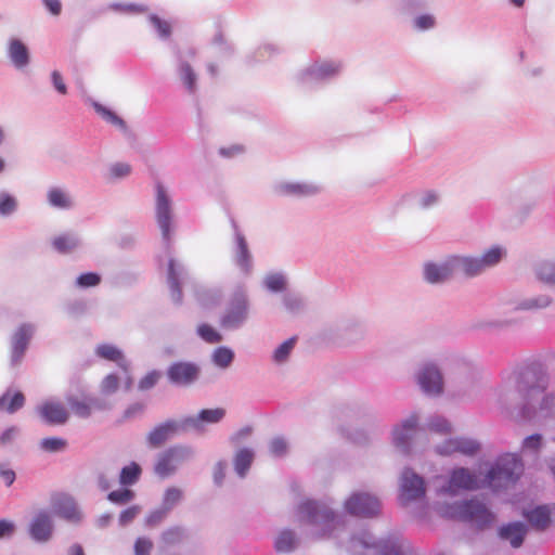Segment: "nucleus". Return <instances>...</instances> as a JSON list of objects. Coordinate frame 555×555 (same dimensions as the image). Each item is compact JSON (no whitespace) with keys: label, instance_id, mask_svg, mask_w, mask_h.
Masks as SVG:
<instances>
[{"label":"nucleus","instance_id":"nucleus-19","mask_svg":"<svg viewBox=\"0 0 555 555\" xmlns=\"http://www.w3.org/2000/svg\"><path fill=\"white\" fill-rule=\"evenodd\" d=\"M227 411L223 408L203 409L195 415L183 417V426L186 433L194 431L203 435L207 431L208 425L220 423L225 417Z\"/></svg>","mask_w":555,"mask_h":555},{"label":"nucleus","instance_id":"nucleus-8","mask_svg":"<svg viewBox=\"0 0 555 555\" xmlns=\"http://www.w3.org/2000/svg\"><path fill=\"white\" fill-rule=\"evenodd\" d=\"M249 317V301L244 285H238L233 292L230 301L220 318V325L224 330L241 328Z\"/></svg>","mask_w":555,"mask_h":555},{"label":"nucleus","instance_id":"nucleus-59","mask_svg":"<svg viewBox=\"0 0 555 555\" xmlns=\"http://www.w3.org/2000/svg\"><path fill=\"white\" fill-rule=\"evenodd\" d=\"M107 499L117 505H126L134 499V492L130 489H120L107 494Z\"/></svg>","mask_w":555,"mask_h":555},{"label":"nucleus","instance_id":"nucleus-47","mask_svg":"<svg viewBox=\"0 0 555 555\" xmlns=\"http://www.w3.org/2000/svg\"><path fill=\"white\" fill-rule=\"evenodd\" d=\"M296 341L297 338L294 336L279 345L272 353V360L276 364H284L285 362H287L292 351L295 348Z\"/></svg>","mask_w":555,"mask_h":555},{"label":"nucleus","instance_id":"nucleus-31","mask_svg":"<svg viewBox=\"0 0 555 555\" xmlns=\"http://www.w3.org/2000/svg\"><path fill=\"white\" fill-rule=\"evenodd\" d=\"M365 328L360 322H347L337 328V337L343 345H350L363 339Z\"/></svg>","mask_w":555,"mask_h":555},{"label":"nucleus","instance_id":"nucleus-33","mask_svg":"<svg viewBox=\"0 0 555 555\" xmlns=\"http://www.w3.org/2000/svg\"><path fill=\"white\" fill-rule=\"evenodd\" d=\"M82 245L81 238L74 232L63 233L52 240L53 248L60 254H70L79 249Z\"/></svg>","mask_w":555,"mask_h":555},{"label":"nucleus","instance_id":"nucleus-12","mask_svg":"<svg viewBox=\"0 0 555 555\" xmlns=\"http://www.w3.org/2000/svg\"><path fill=\"white\" fill-rule=\"evenodd\" d=\"M201 375V365L193 361H175L166 370L168 383L181 388L193 386L199 380Z\"/></svg>","mask_w":555,"mask_h":555},{"label":"nucleus","instance_id":"nucleus-52","mask_svg":"<svg viewBox=\"0 0 555 555\" xmlns=\"http://www.w3.org/2000/svg\"><path fill=\"white\" fill-rule=\"evenodd\" d=\"M40 449L48 453H57L66 449L67 441L60 437H47L40 440Z\"/></svg>","mask_w":555,"mask_h":555},{"label":"nucleus","instance_id":"nucleus-4","mask_svg":"<svg viewBox=\"0 0 555 555\" xmlns=\"http://www.w3.org/2000/svg\"><path fill=\"white\" fill-rule=\"evenodd\" d=\"M524 472V464L517 454L506 453L496 459L487 474V482L493 491L515 485Z\"/></svg>","mask_w":555,"mask_h":555},{"label":"nucleus","instance_id":"nucleus-36","mask_svg":"<svg viewBox=\"0 0 555 555\" xmlns=\"http://www.w3.org/2000/svg\"><path fill=\"white\" fill-rule=\"evenodd\" d=\"M94 353L102 359L116 362L119 367H121L125 372L128 371V362L125 359L122 351L112 344H101L98 345Z\"/></svg>","mask_w":555,"mask_h":555},{"label":"nucleus","instance_id":"nucleus-27","mask_svg":"<svg viewBox=\"0 0 555 555\" xmlns=\"http://www.w3.org/2000/svg\"><path fill=\"white\" fill-rule=\"evenodd\" d=\"M321 191V185L313 182H281L274 186L276 195L296 198L311 197Z\"/></svg>","mask_w":555,"mask_h":555},{"label":"nucleus","instance_id":"nucleus-35","mask_svg":"<svg viewBox=\"0 0 555 555\" xmlns=\"http://www.w3.org/2000/svg\"><path fill=\"white\" fill-rule=\"evenodd\" d=\"M93 107L95 112L108 124L117 127L128 139H133L134 134L127 126L126 121L119 117L115 112L103 106L102 104L94 102Z\"/></svg>","mask_w":555,"mask_h":555},{"label":"nucleus","instance_id":"nucleus-61","mask_svg":"<svg viewBox=\"0 0 555 555\" xmlns=\"http://www.w3.org/2000/svg\"><path fill=\"white\" fill-rule=\"evenodd\" d=\"M132 171V167L128 163H114L108 168L109 178L119 180L128 177Z\"/></svg>","mask_w":555,"mask_h":555},{"label":"nucleus","instance_id":"nucleus-48","mask_svg":"<svg viewBox=\"0 0 555 555\" xmlns=\"http://www.w3.org/2000/svg\"><path fill=\"white\" fill-rule=\"evenodd\" d=\"M66 401L72 411L78 417L87 418L91 415V404L94 402V400H78L75 396L68 395L66 396Z\"/></svg>","mask_w":555,"mask_h":555},{"label":"nucleus","instance_id":"nucleus-25","mask_svg":"<svg viewBox=\"0 0 555 555\" xmlns=\"http://www.w3.org/2000/svg\"><path fill=\"white\" fill-rule=\"evenodd\" d=\"M40 420L50 426H61L67 423L69 412L63 403L54 400H47L36 408Z\"/></svg>","mask_w":555,"mask_h":555},{"label":"nucleus","instance_id":"nucleus-26","mask_svg":"<svg viewBox=\"0 0 555 555\" xmlns=\"http://www.w3.org/2000/svg\"><path fill=\"white\" fill-rule=\"evenodd\" d=\"M478 488L477 476L468 468L457 467L451 472L449 482L442 490L449 494H456L459 490H476Z\"/></svg>","mask_w":555,"mask_h":555},{"label":"nucleus","instance_id":"nucleus-2","mask_svg":"<svg viewBox=\"0 0 555 555\" xmlns=\"http://www.w3.org/2000/svg\"><path fill=\"white\" fill-rule=\"evenodd\" d=\"M299 521L310 525L317 529L319 537L337 538L338 531L345 528V518L337 515L323 502L306 500L297 507Z\"/></svg>","mask_w":555,"mask_h":555},{"label":"nucleus","instance_id":"nucleus-3","mask_svg":"<svg viewBox=\"0 0 555 555\" xmlns=\"http://www.w3.org/2000/svg\"><path fill=\"white\" fill-rule=\"evenodd\" d=\"M505 256L506 249L504 247L493 245L477 256L454 254L450 255L449 258L454 275L460 274L466 279H474L496 267Z\"/></svg>","mask_w":555,"mask_h":555},{"label":"nucleus","instance_id":"nucleus-15","mask_svg":"<svg viewBox=\"0 0 555 555\" xmlns=\"http://www.w3.org/2000/svg\"><path fill=\"white\" fill-rule=\"evenodd\" d=\"M415 378L425 395L438 397L443 392V376L436 363L428 361L421 364Z\"/></svg>","mask_w":555,"mask_h":555},{"label":"nucleus","instance_id":"nucleus-42","mask_svg":"<svg viewBox=\"0 0 555 555\" xmlns=\"http://www.w3.org/2000/svg\"><path fill=\"white\" fill-rule=\"evenodd\" d=\"M283 307L291 314H299L306 308V301L300 294L285 293L282 297Z\"/></svg>","mask_w":555,"mask_h":555},{"label":"nucleus","instance_id":"nucleus-34","mask_svg":"<svg viewBox=\"0 0 555 555\" xmlns=\"http://www.w3.org/2000/svg\"><path fill=\"white\" fill-rule=\"evenodd\" d=\"M25 396L22 391L8 388L0 397V411L14 414L25 405Z\"/></svg>","mask_w":555,"mask_h":555},{"label":"nucleus","instance_id":"nucleus-37","mask_svg":"<svg viewBox=\"0 0 555 555\" xmlns=\"http://www.w3.org/2000/svg\"><path fill=\"white\" fill-rule=\"evenodd\" d=\"M47 201L51 207L57 209H70L74 205L67 191L62 188H50L47 192Z\"/></svg>","mask_w":555,"mask_h":555},{"label":"nucleus","instance_id":"nucleus-56","mask_svg":"<svg viewBox=\"0 0 555 555\" xmlns=\"http://www.w3.org/2000/svg\"><path fill=\"white\" fill-rule=\"evenodd\" d=\"M149 21L160 39H168L170 37L171 26L167 21L162 20L156 14H151Z\"/></svg>","mask_w":555,"mask_h":555},{"label":"nucleus","instance_id":"nucleus-18","mask_svg":"<svg viewBox=\"0 0 555 555\" xmlns=\"http://www.w3.org/2000/svg\"><path fill=\"white\" fill-rule=\"evenodd\" d=\"M28 534L36 543L49 542L54 533V520L52 513L48 509L37 511L28 522Z\"/></svg>","mask_w":555,"mask_h":555},{"label":"nucleus","instance_id":"nucleus-13","mask_svg":"<svg viewBox=\"0 0 555 555\" xmlns=\"http://www.w3.org/2000/svg\"><path fill=\"white\" fill-rule=\"evenodd\" d=\"M52 513L68 524L78 526L85 519V514L74 496L67 493H56L51 496Z\"/></svg>","mask_w":555,"mask_h":555},{"label":"nucleus","instance_id":"nucleus-63","mask_svg":"<svg viewBox=\"0 0 555 555\" xmlns=\"http://www.w3.org/2000/svg\"><path fill=\"white\" fill-rule=\"evenodd\" d=\"M427 426L430 430L439 434H447L451 430V425L449 421L438 415L430 417Z\"/></svg>","mask_w":555,"mask_h":555},{"label":"nucleus","instance_id":"nucleus-22","mask_svg":"<svg viewBox=\"0 0 555 555\" xmlns=\"http://www.w3.org/2000/svg\"><path fill=\"white\" fill-rule=\"evenodd\" d=\"M422 276L423 280L430 285H442L452 280L454 274L449 256L439 262H424Z\"/></svg>","mask_w":555,"mask_h":555},{"label":"nucleus","instance_id":"nucleus-49","mask_svg":"<svg viewBox=\"0 0 555 555\" xmlns=\"http://www.w3.org/2000/svg\"><path fill=\"white\" fill-rule=\"evenodd\" d=\"M183 496L184 493L180 488L169 487L164 492L162 507L169 513L183 500Z\"/></svg>","mask_w":555,"mask_h":555},{"label":"nucleus","instance_id":"nucleus-60","mask_svg":"<svg viewBox=\"0 0 555 555\" xmlns=\"http://www.w3.org/2000/svg\"><path fill=\"white\" fill-rule=\"evenodd\" d=\"M101 283V275L95 272H86L80 274L75 282L78 288H89L98 286Z\"/></svg>","mask_w":555,"mask_h":555},{"label":"nucleus","instance_id":"nucleus-43","mask_svg":"<svg viewBox=\"0 0 555 555\" xmlns=\"http://www.w3.org/2000/svg\"><path fill=\"white\" fill-rule=\"evenodd\" d=\"M234 357L235 354L232 349L225 346H221L212 351L211 362L217 367L225 370L232 364Z\"/></svg>","mask_w":555,"mask_h":555},{"label":"nucleus","instance_id":"nucleus-45","mask_svg":"<svg viewBox=\"0 0 555 555\" xmlns=\"http://www.w3.org/2000/svg\"><path fill=\"white\" fill-rule=\"evenodd\" d=\"M539 281L555 289V262L544 261L535 268Z\"/></svg>","mask_w":555,"mask_h":555},{"label":"nucleus","instance_id":"nucleus-21","mask_svg":"<svg viewBox=\"0 0 555 555\" xmlns=\"http://www.w3.org/2000/svg\"><path fill=\"white\" fill-rule=\"evenodd\" d=\"M36 326L33 323H22L11 337L10 363L17 366L22 363L28 345L35 334Z\"/></svg>","mask_w":555,"mask_h":555},{"label":"nucleus","instance_id":"nucleus-46","mask_svg":"<svg viewBox=\"0 0 555 555\" xmlns=\"http://www.w3.org/2000/svg\"><path fill=\"white\" fill-rule=\"evenodd\" d=\"M18 209L17 198L5 190L0 191V217L7 218Z\"/></svg>","mask_w":555,"mask_h":555},{"label":"nucleus","instance_id":"nucleus-50","mask_svg":"<svg viewBox=\"0 0 555 555\" xmlns=\"http://www.w3.org/2000/svg\"><path fill=\"white\" fill-rule=\"evenodd\" d=\"M141 467L138 463L131 462L129 465L124 466L120 470L119 482L122 486L134 485L141 476Z\"/></svg>","mask_w":555,"mask_h":555},{"label":"nucleus","instance_id":"nucleus-28","mask_svg":"<svg viewBox=\"0 0 555 555\" xmlns=\"http://www.w3.org/2000/svg\"><path fill=\"white\" fill-rule=\"evenodd\" d=\"M480 449L477 440L465 437L450 438L436 447V452L440 455H451L461 453L464 455H474Z\"/></svg>","mask_w":555,"mask_h":555},{"label":"nucleus","instance_id":"nucleus-24","mask_svg":"<svg viewBox=\"0 0 555 555\" xmlns=\"http://www.w3.org/2000/svg\"><path fill=\"white\" fill-rule=\"evenodd\" d=\"M179 433H186L185 426H183V420H167L166 422L155 426L149 433L146 441L151 448H159Z\"/></svg>","mask_w":555,"mask_h":555},{"label":"nucleus","instance_id":"nucleus-32","mask_svg":"<svg viewBox=\"0 0 555 555\" xmlns=\"http://www.w3.org/2000/svg\"><path fill=\"white\" fill-rule=\"evenodd\" d=\"M552 509L548 505H539L524 513L528 522L537 530L543 531L551 524Z\"/></svg>","mask_w":555,"mask_h":555},{"label":"nucleus","instance_id":"nucleus-30","mask_svg":"<svg viewBox=\"0 0 555 555\" xmlns=\"http://www.w3.org/2000/svg\"><path fill=\"white\" fill-rule=\"evenodd\" d=\"M527 532L528 527L524 522L515 521L502 526L499 530V537L508 541L514 548H517L521 546Z\"/></svg>","mask_w":555,"mask_h":555},{"label":"nucleus","instance_id":"nucleus-7","mask_svg":"<svg viewBox=\"0 0 555 555\" xmlns=\"http://www.w3.org/2000/svg\"><path fill=\"white\" fill-rule=\"evenodd\" d=\"M155 220L160 230L162 240L167 250L171 247L172 234L175 230V214L172 201L162 183L155 186Z\"/></svg>","mask_w":555,"mask_h":555},{"label":"nucleus","instance_id":"nucleus-17","mask_svg":"<svg viewBox=\"0 0 555 555\" xmlns=\"http://www.w3.org/2000/svg\"><path fill=\"white\" fill-rule=\"evenodd\" d=\"M345 508L352 516L371 518L379 514L380 501L367 492H354L345 501Z\"/></svg>","mask_w":555,"mask_h":555},{"label":"nucleus","instance_id":"nucleus-16","mask_svg":"<svg viewBox=\"0 0 555 555\" xmlns=\"http://www.w3.org/2000/svg\"><path fill=\"white\" fill-rule=\"evenodd\" d=\"M418 435V418L415 414H412L393 427L391 433L392 443L401 453L409 454Z\"/></svg>","mask_w":555,"mask_h":555},{"label":"nucleus","instance_id":"nucleus-55","mask_svg":"<svg viewBox=\"0 0 555 555\" xmlns=\"http://www.w3.org/2000/svg\"><path fill=\"white\" fill-rule=\"evenodd\" d=\"M436 17L433 14H421L413 18V28L417 31H426L436 27Z\"/></svg>","mask_w":555,"mask_h":555},{"label":"nucleus","instance_id":"nucleus-10","mask_svg":"<svg viewBox=\"0 0 555 555\" xmlns=\"http://www.w3.org/2000/svg\"><path fill=\"white\" fill-rule=\"evenodd\" d=\"M233 240L231 246V260L240 273L248 278L254 272V256L249 248L247 238L237 223L232 220Z\"/></svg>","mask_w":555,"mask_h":555},{"label":"nucleus","instance_id":"nucleus-23","mask_svg":"<svg viewBox=\"0 0 555 555\" xmlns=\"http://www.w3.org/2000/svg\"><path fill=\"white\" fill-rule=\"evenodd\" d=\"M195 51L190 49L184 56L181 52L177 53V75L184 90L194 95L197 92L198 75L190 64L188 57H194Z\"/></svg>","mask_w":555,"mask_h":555},{"label":"nucleus","instance_id":"nucleus-41","mask_svg":"<svg viewBox=\"0 0 555 555\" xmlns=\"http://www.w3.org/2000/svg\"><path fill=\"white\" fill-rule=\"evenodd\" d=\"M263 287L271 293H281L287 286L286 275L282 272H271L266 274L262 281Z\"/></svg>","mask_w":555,"mask_h":555},{"label":"nucleus","instance_id":"nucleus-9","mask_svg":"<svg viewBox=\"0 0 555 555\" xmlns=\"http://www.w3.org/2000/svg\"><path fill=\"white\" fill-rule=\"evenodd\" d=\"M195 451L191 446L175 444L158 454L154 472L160 478L172 476L178 468L191 461Z\"/></svg>","mask_w":555,"mask_h":555},{"label":"nucleus","instance_id":"nucleus-53","mask_svg":"<svg viewBox=\"0 0 555 555\" xmlns=\"http://www.w3.org/2000/svg\"><path fill=\"white\" fill-rule=\"evenodd\" d=\"M185 537V530L182 527H170L162 533V541L166 545H176Z\"/></svg>","mask_w":555,"mask_h":555},{"label":"nucleus","instance_id":"nucleus-51","mask_svg":"<svg viewBox=\"0 0 555 555\" xmlns=\"http://www.w3.org/2000/svg\"><path fill=\"white\" fill-rule=\"evenodd\" d=\"M269 452L273 457H284L289 450V443L286 438L276 436L269 441Z\"/></svg>","mask_w":555,"mask_h":555},{"label":"nucleus","instance_id":"nucleus-57","mask_svg":"<svg viewBox=\"0 0 555 555\" xmlns=\"http://www.w3.org/2000/svg\"><path fill=\"white\" fill-rule=\"evenodd\" d=\"M440 195L437 191L426 190L418 195L417 206L422 209H429L439 203Z\"/></svg>","mask_w":555,"mask_h":555},{"label":"nucleus","instance_id":"nucleus-44","mask_svg":"<svg viewBox=\"0 0 555 555\" xmlns=\"http://www.w3.org/2000/svg\"><path fill=\"white\" fill-rule=\"evenodd\" d=\"M552 298L548 295H538L520 300L515 307L516 310H538L548 307Z\"/></svg>","mask_w":555,"mask_h":555},{"label":"nucleus","instance_id":"nucleus-58","mask_svg":"<svg viewBox=\"0 0 555 555\" xmlns=\"http://www.w3.org/2000/svg\"><path fill=\"white\" fill-rule=\"evenodd\" d=\"M198 336L209 344H217L222 340V335L208 324H201L197 327Z\"/></svg>","mask_w":555,"mask_h":555},{"label":"nucleus","instance_id":"nucleus-29","mask_svg":"<svg viewBox=\"0 0 555 555\" xmlns=\"http://www.w3.org/2000/svg\"><path fill=\"white\" fill-rule=\"evenodd\" d=\"M7 56L16 69L25 68L30 62L29 50L18 38L9 39Z\"/></svg>","mask_w":555,"mask_h":555},{"label":"nucleus","instance_id":"nucleus-40","mask_svg":"<svg viewBox=\"0 0 555 555\" xmlns=\"http://www.w3.org/2000/svg\"><path fill=\"white\" fill-rule=\"evenodd\" d=\"M298 545V538L296 533L289 529L281 531L275 541L274 547L280 553H289Z\"/></svg>","mask_w":555,"mask_h":555},{"label":"nucleus","instance_id":"nucleus-14","mask_svg":"<svg viewBox=\"0 0 555 555\" xmlns=\"http://www.w3.org/2000/svg\"><path fill=\"white\" fill-rule=\"evenodd\" d=\"M399 490V502L403 506L422 500L426 494L423 477L409 467L401 473Z\"/></svg>","mask_w":555,"mask_h":555},{"label":"nucleus","instance_id":"nucleus-1","mask_svg":"<svg viewBox=\"0 0 555 555\" xmlns=\"http://www.w3.org/2000/svg\"><path fill=\"white\" fill-rule=\"evenodd\" d=\"M553 380L546 365L541 362L529 363L515 373V390L520 398L515 414L511 411L509 390H501L500 402L521 422H531L539 417L555 418V390L546 392Z\"/></svg>","mask_w":555,"mask_h":555},{"label":"nucleus","instance_id":"nucleus-54","mask_svg":"<svg viewBox=\"0 0 555 555\" xmlns=\"http://www.w3.org/2000/svg\"><path fill=\"white\" fill-rule=\"evenodd\" d=\"M108 9L124 14H141L147 11V7L137 3H120L114 2L108 5Z\"/></svg>","mask_w":555,"mask_h":555},{"label":"nucleus","instance_id":"nucleus-38","mask_svg":"<svg viewBox=\"0 0 555 555\" xmlns=\"http://www.w3.org/2000/svg\"><path fill=\"white\" fill-rule=\"evenodd\" d=\"M254 456V451L248 448H243L235 453L233 460L234 470L241 478L246 476L253 464Z\"/></svg>","mask_w":555,"mask_h":555},{"label":"nucleus","instance_id":"nucleus-6","mask_svg":"<svg viewBox=\"0 0 555 555\" xmlns=\"http://www.w3.org/2000/svg\"><path fill=\"white\" fill-rule=\"evenodd\" d=\"M366 550H375L378 555H406L403 545L396 539L375 540L367 531H361L350 538L347 551L361 555Z\"/></svg>","mask_w":555,"mask_h":555},{"label":"nucleus","instance_id":"nucleus-62","mask_svg":"<svg viewBox=\"0 0 555 555\" xmlns=\"http://www.w3.org/2000/svg\"><path fill=\"white\" fill-rule=\"evenodd\" d=\"M160 377H162L160 371L152 370L140 379L138 387L142 391L150 390L156 386V384L158 383Z\"/></svg>","mask_w":555,"mask_h":555},{"label":"nucleus","instance_id":"nucleus-11","mask_svg":"<svg viewBox=\"0 0 555 555\" xmlns=\"http://www.w3.org/2000/svg\"><path fill=\"white\" fill-rule=\"evenodd\" d=\"M343 69L340 60H317L300 73L299 80L306 85L330 81L338 77Z\"/></svg>","mask_w":555,"mask_h":555},{"label":"nucleus","instance_id":"nucleus-39","mask_svg":"<svg viewBox=\"0 0 555 555\" xmlns=\"http://www.w3.org/2000/svg\"><path fill=\"white\" fill-rule=\"evenodd\" d=\"M283 51L282 47L274 42H263L255 52L248 56V62H266L279 55Z\"/></svg>","mask_w":555,"mask_h":555},{"label":"nucleus","instance_id":"nucleus-20","mask_svg":"<svg viewBox=\"0 0 555 555\" xmlns=\"http://www.w3.org/2000/svg\"><path fill=\"white\" fill-rule=\"evenodd\" d=\"M191 276L186 267L175 258H169L167 269V284L170 291L171 299L175 304L181 305L182 285L190 281Z\"/></svg>","mask_w":555,"mask_h":555},{"label":"nucleus","instance_id":"nucleus-64","mask_svg":"<svg viewBox=\"0 0 555 555\" xmlns=\"http://www.w3.org/2000/svg\"><path fill=\"white\" fill-rule=\"evenodd\" d=\"M119 379L115 374L106 375L101 383V392L103 395H113L117 391Z\"/></svg>","mask_w":555,"mask_h":555},{"label":"nucleus","instance_id":"nucleus-5","mask_svg":"<svg viewBox=\"0 0 555 555\" xmlns=\"http://www.w3.org/2000/svg\"><path fill=\"white\" fill-rule=\"evenodd\" d=\"M440 513L447 518L475 524L478 528H485L493 521L492 513L475 499L444 504L440 506Z\"/></svg>","mask_w":555,"mask_h":555}]
</instances>
